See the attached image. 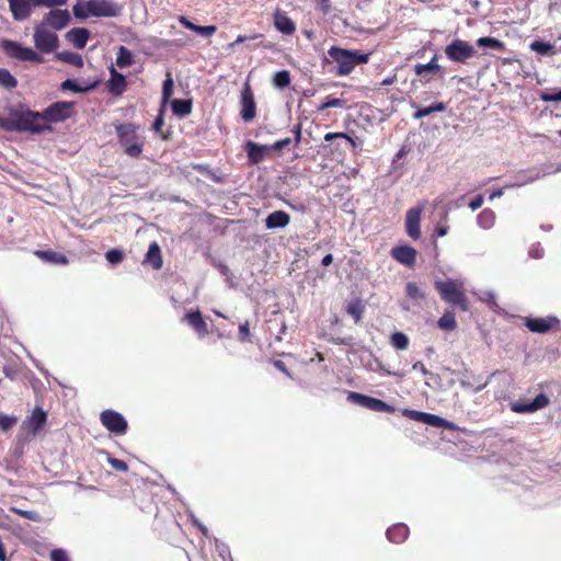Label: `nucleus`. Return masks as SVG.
<instances>
[{"label": "nucleus", "instance_id": "f257e3e1", "mask_svg": "<svg viewBox=\"0 0 561 561\" xmlns=\"http://www.w3.org/2000/svg\"><path fill=\"white\" fill-rule=\"evenodd\" d=\"M0 127L7 131H27L31 134L51 130L50 126L41 124L39 112L31 111L23 104L10 106L8 116H0Z\"/></svg>", "mask_w": 561, "mask_h": 561}, {"label": "nucleus", "instance_id": "f03ea898", "mask_svg": "<svg viewBox=\"0 0 561 561\" xmlns=\"http://www.w3.org/2000/svg\"><path fill=\"white\" fill-rule=\"evenodd\" d=\"M121 11V7L113 0H78L72 7L73 15L80 20L90 16L115 18Z\"/></svg>", "mask_w": 561, "mask_h": 561}, {"label": "nucleus", "instance_id": "7ed1b4c3", "mask_svg": "<svg viewBox=\"0 0 561 561\" xmlns=\"http://www.w3.org/2000/svg\"><path fill=\"white\" fill-rule=\"evenodd\" d=\"M328 55L336 64L335 75L348 76L356 66L367 64L371 53H362L359 50L344 49L332 46L328 50Z\"/></svg>", "mask_w": 561, "mask_h": 561}, {"label": "nucleus", "instance_id": "20e7f679", "mask_svg": "<svg viewBox=\"0 0 561 561\" xmlns=\"http://www.w3.org/2000/svg\"><path fill=\"white\" fill-rule=\"evenodd\" d=\"M435 289L445 302L458 307L461 311L469 310V300L461 282L454 279L436 280Z\"/></svg>", "mask_w": 561, "mask_h": 561}, {"label": "nucleus", "instance_id": "39448f33", "mask_svg": "<svg viewBox=\"0 0 561 561\" xmlns=\"http://www.w3.org/2000/svg\"><path fill=\"white\" fill-rule=\"evenodd\" d=\"M115 129L118 142L124 148V152L131 158H138L144 150V145L139 141L137 134L138 126L133 123H124L117 125Z\"/></svg>", "mask_w": 561, "mask_h": 561}, {"label": "nucleus", "instance_id": "423d86ee", "mask_svg": "<svg viewBox=\"0 0 561 561\" xmlns=\"http://www.w3.org/2000/svg\"><path fill=\"white\" fill-rule=\"evenodd\" d=\"M9 8L15 21H24L32 14L33 8H57L65 5L68 0H8Z\"/></svg>", "mask_w": 561, "mask_h": 561}, {"label": "nucleus", "instance_id": "0eeeda50", "mask_svg": "<svg viewBox=\"0 0 561 561\" xmlns=\"http://www.w3.org/2000/svg\"><path fill=\"white\" fill-rule=\"evenodd\" d=\"M75 102L58 101L50 104L42 113H39L41 124L61 123L70 118L73 114Z\"/></svg>", "mask_w": 561, "mask_h": 561}, {"label": "nucleus", "instance_id": "6e6552de", "mask_svg": "<svg viewBox=\"0 0 561 561\" xmlns=\"http://www.w3.org/2000/svg\"><path fill=\"white\" fill-rule=\"evenodd\" d=\"M1 47L7 56L18 59L20 61H33L42 64L43 57L30 47H24L18 42L5 39L2 42Z\"/></svg>", "mask_w": 561, "mask_h": 561}, {"label": "nucleus", "instance_id": "1a4fd4ad", "mask_svg": "<svg viewBox=\"0 0 561 561\" xmlns=\"http://www.w3.org/2000/svg\"><path fill=\"white\" fill-rule=\"evenodd\" d=\"M444 51L449 60L458 64H466L476 54L473 46L460 38L454 39L445 47Z\"/></svg>", "mask_w": 561, "mask_h": 561}, {"label": "nucleus", "instance_id": "9d476101", "mask_svg": "<svg viewBox=\"0 0 561 561\" xmlns=\"http://www.w3.org/2000/svg\"><path fill=\"white\" fill-rule=\"evenodd\" d=\"M33 39L36 49L43 54H49L59 46L57 34L47 30L43 24L35 27Z\"/></svg>", "mask_w": 561, "mask_h": 561}, {"label": "nucleus", "instance_id": "9b49d317", "mask_svg": "<svg viewBox=\"0 0 561 561\" xmlns=\"http://www.w3.org/2000/svg\"><path fill=\"white\" fill-rule=\"evenodd\" d=\"M100 421L102 425L111 433L123 435L127 432V421L121 413L114 410L103 411L100 415Z\"/></svg>", "mask_w": 561, "mask_h": 561}, {"label": "nucleus", "instance_id": "f8f14e48", "mask_svg": "<svg viewBox=\"0 0 561 561\" xmlns=\"http://www.w3.org/2000/svg\"><path fill=\"white\" fill-rule=\"evenodd\" d=\"M437 60V55H434L430 62L416 64L414 66V72L417 77H420V81L423 84L430 83L433 79V76H438L439 78L444 77V69L440 65H438Z\"/></svg>", "mask_w": 561, "mask_h": 561}, {"label": "nucleus", "instance_id": "ddd939ff", "mask_svg": "<svg viewBox=\"0 0 561 561\" xmlns=\"http://www.w3.org/2000/svg\"><path fill=\"white\" fill-rule=\"evenodd\" d=\"M549 403H550L549 398L545 393H539L530 402H525L523 400L511 402L510 408L515 413L527 414V413H534L536 411L542 410L546 407H548Z\"/></svg>", "mask_w": 561, "mask_h": 561}, {"label": "nucleus", "instance_id": "4468645a", "mask_svg": "<svg viewBox=\"0 0 561 561\" xmlns=\"http://www.w3.org/2000/svg\"><path fill=\"white\" fill-rule=\"evenodd\" d=\"M240 115L244 122H251L256 116V104L251 85L247 82L241 91Z\"/></svg>", "mask_w": 561, "mask_h": 561}, {"label": "nucleus", "instance_id": "2eb2a0df", "mask_svg": "<svg viewBox=\"0 0 561 561\" xmlns=\"http://www.w3.org/2000/svg\"><path fill=\"white\" fill-rule=\"evenodd\" d=\"M71 16L68 10L54 9L44 15L42 24L44 26H50L56 31H60L69 24Z\"/></svg>", "mask_w": 561, "mask_h": 561}, {"label": "nucleus", "instance_id": "dca6fc26", "mask_svg": "<svg viewBox=\"0 0 561 561\" xmlns=\"http://www.w3.org/2000/svg\"><path fill=\"white\" fill-rule=\"evenodd\" d=\"M423 206H417L410 208L405 215L407 233L414 240H417L421 237L420 221Z\"/></svg>", "mask_w": 561, "mask_h": 561}, {"label": "nucleus", "instance_id": "f3484780", "mask_svg": "<svg viewBox=\"0 0 561 561\" xmlns=\"http://www.w3.org/2000/svg\"><path fill=\"white\" fill-rule=\"evenodd\" d=\"M525 325L531 332L547 333L559 325V320L556 317L526 318Z\"/></svg>", "mask_w": 561, "mask_h": 561}, {"label": "nucleus", "instance_id": "a211bd4d", "mask_svg": "<svg viewBox=\"0 0 561 561\" xmlns=\"http://www.w3.org/2000/svg\"><path fill=\"white\" fill-rule=\"evenodd\" d=\"M47 422V414L43 411L42 408L36 407L32 414L26 417V420L23 422V427L30 433V434H37L46 424Z\"/></svg>", "mask_w": 561, "mask_h": 561}, {"label": "nucleus", "instance_id": "6ab92c4d", "mask_svg": "<svg viewBox=\"0 0 561 561\" xmlns=\"http://www.w3.org/2000/svg\"><path fill=\"white\" fill-rule=\"evenodd\" d=\"M397 262L407 266H413L416 260V250L410 245H397L390 251Z\"/></svg>", "mask_w": 561, "mask_h": 561}, {"label": "nucleus", "instance_id": "aec40b11", "mask_svg": "<svg viewBox=\"0 0 561 561\" xmlns=\"http://www.w3.org/2000/svg\"><path fill=\"white\" fill-rule=\"evenodd\" d=\"M274 26L284 35H293L296 32V23L280 9H276L274 14Z\"/></svg>", "mask_w": 561, "mask_h": 561}, {"label": "nucleus", "instance_id": "412c9836", "mask_svg": "<svg viewBox=\"0 0 561 561\" xmlns=\"http://www.w3.org/2000/svg\"><path fill=\"white\" fill-rule=\"evenodd\" d=\"M127 87L124 75L119 73L114 67L110 68V80L107 81V90L115 96H121Z\"/></svg>", "mask_w": 561, "mask_h": 561}, {"label": "nucleus", "instance_id": "4be33fe9", "mask_svg": "<svg viewBox=\"0 0 561 561\" xmlns=\"http://www.w3.org/2000/svg\"><path fill=\"white\" fill-rule=\"evenodd\" d=\"M183 321L192 327V329L198 334L199 337H204L208 334L207 323L203 319L199 310L185 313Z\"/></svg>", "mask_w": 561, "mask_h": 561}, {"label": "nucleus", "instance_id": "5701e85b", "mask_svg": "<svg viewBox=\"0 0 561 561\" xmlns=\"http://www.w3.org/2000/svg\"><path fill=\"white\" fill-rule=\"evenodd\" d=\"M89 37L90 31L84 27H75L68 31L66 34V39L78 49H82L85 47Z\"/></svg>", "mask_w": 561, "mask_h": 561}, {"label": "nucleus", "instance_id": "b1692460", "mask_svg": "<svg viewBox=\"0 0 561 561\" xmlns=\"http://www.w3.org/2000/svg\"><path fill=\"white\" fill-rule=\"evenodd\" d=\"M144 264L150 265L153 270H160L163 265L161 249L157 242L150 243L144 259Z\"/></svg>", "mask_w": 561, "mask_h": 561}, {"label": "nucleus", "instance_id": "393cba45", "mask_svg": "<svg viewBox=\"0 0 561 561\" xmlns=\"http://www.w3.org/2000/svg\"><path fill=\"white\" fill-rule=\"evenodd\" d=\"M290 222V216L284 210H275L265 219L267 229L285 228Z\"/></svg>", "mask_w": 561, "mask_h": 561}, {"label": "nucleus", "instance_id": "a878e982", "mask_svg": "<svg viewBox=\"0 0 561 561\" xmlns=\"http://www.w3.org/2000/svg\"><path fill=\"white\" fill-rule=\"evenodd\" d=\"M245 149L249 160L252 163H260L264 159L265 154L270 151V146L248 141L245 144Z\"/></svg>", "mask_w": 561, "mask_h": 561}, {"label": "nucleus", "instance_id": "bb28decb", "mask_svg": "<svg viewBox=\"0 0 561 561\" xmlns=\"http://www.w3.org/2000/svg\"><path fill=\"white\" fill-rule=\"evenodd\" d=\"M409 527L405 524H394L387 529V538L393 543H402L409 536Z\"/></svg>", "mask_w": 561, "mask_h": 561}, {"label": "nucleus", "instance_id": "cd10ccee", "mask_svg": "<svg viewBox=\"0 0 561 561\" xmlns=\"http://www.w3.org/2000/svg\"><path fill=\"white\" fill-rule=\"evenodd\" d=\"M172 112L178 117H186L192 113L193 102L191 99L180 100L174 99L171 101Z\"/></svg>", "mask_w": 561, "mask_h": 561}, {"label": "nucleus", "instance_id": "c85d7f7f", "mask_svg": "<svg viewBox=\"0 0 561 561\" xmlns=\"http://www.w3.org/2000/svg\"><path fill=\"white\" fill-rule=\"evenodd\" d=\"M345 310L354 319L355 323H359L365 312V305L359 298H356L346 304Z\"/></svg>", "mask_w": 561, "mask_h": 561}, {"label": "nucleus", "instance_id": "c756f323", "mask_svg": "<svg viewBox=\"0 0 561 561\" xmlns=\"http://www.w3.org/2000/svg\"><path fill=\"white\" fill-rule=\"evenodd\" d=\"M35 255L37 257L42 259L43 261L55 263V264H67L68 263V259L66 257L65 254L55 252V251L38 250L35 252Z\"/></svg>", "mask_w": 561, "mask_h": 561}, {"label": "nucleus", "instance_id": "7c9ffc66", "mask_svg": "<svg viewBox=\"0 0 561 561\" xmlns=\"http://www.w3.org/2000/svg\"><path fill=\"white\" fill-rule=\"evenodd\" d=\"M530 49L541 56H553L557 54L556 46L549 42L534 41L530 44Z\"/></svg>", "mask_w": 561, "mask_h": 561}, {"label": "nucleus", "instance_id": "2f4dec72", "mask_svg": "<svg viewBox=\"0 0 561 561\" xmlns=\"http://www.w3.org/2000/svg\"><path fill=\"white\" fill-rule=\"evenodd\" d=\"M56 58L77 68L83 67V59L80 54L73 51H59Z\"/></svg>", "mask_w": 561, "mask_h": 561}, {"label": "nucleus", "instance_id": "473e14b6", "mask_svg": "<svg viewBox=\"0 0 561 561\" xmlns=\"http://www.w3.org/2000/svg\"><path fill=\"white\" fill-rule=\"evenodd\" d=\"M437 327L444 331H454L457 329V321L453 311H445L438 319Z\"/></svg>", "mask_w": 561, "mask_h": 561}, {"label": "nucleus", "instance_id": "72a5a7b5", "mask_svg": "<svg viewBox=\"0 0 561 561\" xmlns=\"http://www.w3.org/2000/svg\"><path fill=\"white\" fill-rule=\"evenodd\" d=\"M477 222L482 229H490L495 224V213L490 208L483 209L477 216Z\"/></svg>", "mask_w": 561, "mask_h": 561}, {"label": "nucleus", "instance_id": "f704fd0d", "mask_svg": "<svg viewBox=\"0 0 561 561\" xmlns=\"http://www.w3.org/2000/svg\"><path fill=\"white\" fill-rule=\"evenodd\" d=\"M135 62L131 51L125 46H119L116 57V65L119 68H126Z\"/></svg>", "mask_w": 561, "mask_h": 561}, {"label": "nucleus", "instance_id": "c9c22d12", "mask_svg": "<svg viewBox=\"0 0 561 561\" xmlns=\"http://www.w3.org/2000/svg\"><path fill=\"white\" fill-rule=\"evenodd\" d=\"M368 410L375 411V412H387V413H393L396 411L394 407L386 403L385 401L369 397L367 408Z\"/></svg>", "mask_w": 561, "mask_h": 561}, {"label": "nucleus", "instance_id": "e433bc0d", "mask_svg": "<svg viewBox=\"0 0 561 561\" xmlns=\"http://www.w3.org/2000/svg\"><path fill=\"white\" fill-rule=\"evenodd\" d=\"M446 110V105L443 102H436L427 107H419L416 112L413 114V117L415 119L423 118L425 116H428L430 114L434 112H444Z\"/></svg>", "mask_w": 561, "mask_h": 561}, {"label": "nucleus", "instance_id": "4c0bfd02", "mask_svg": "<svg viewBox=\"0 0 561 561\" xmlns=\"http://www.w3.org/2000/svg\"><path fill=\"white\" fill-rule=\"evenodd\" d=\"M0 87L7 90L18 87L16 78L5 68H0Z\"/></svg>", "mask_w": 561, "mask_h": 561}, {"label": "nucleus", "instance_id": "58836bf2", "mask_svg": "<svg viewBox=\"0 0 561 561\" xmlns=\"http://www.w3.org/2000/svg\"><path fill=\"white\" fill-rule=\"evenodd\" d=\"M477 45L495 50H505V44L495 37H480L477 39Z\"/></svg>", "mask_w": 561, "mask_h": 561}, {"label": "nucleus", "instance_id": "ea45409f", "mask_svg": "<svg viewBox=\"0 0 561 561\" xmlns=\"http://www.w3.org/2000/svg\"><path fill=\"white\" fill-rule=\"evenodd\" d=\"M290 73L288 70H280L274 73L273 84L278 89H284L290 84Z\"/></svg>", "mask_w": 561, "mask_h": 561}, {"label": "nucleus", "instance_id": "a19ab883", "mask_svg": "<svg viewBox=\"0 0 561 561\" xmlns=\"http://www.w3.org/2000/svg\"><path fill=\"white\" fill-rule=\"evenodd\" d=\"M390 343L396 350H407L409 346V337L403 332H394L390 336Z\"/></svg>", "mask_w": 561, "mask_h": 561}, {"label": "nucleus", "instance_id": "79ce46f5", "mask_svg": "<svg viewBox=\"0 0 561 561\" xmlns=\"http://www.w3.org/2000/svg\"><path fill=\"white\" fill-rule=\"evenodd\" d=\"M173 88H174V82H173L172 76L170 72H168L167 79L164 80L163 85H162V105L161 106L164 107V105L170 101V99L173 94Z\"/></svg>", "mask_w": 561, "mask_h": 561}, {"label": "nucleus", "instance_id": "37998d69", "mask_svg": "<svg viewBox=\"0 0 561 561\" xmlns=\"http://www.w3.org/2000/svg\"><path fill=\"white\" fill-rule=\"evenodd\" d=\"M426 424L431 425V426H435V427L447 428V430H453L455 427L451 422H449L438 415L431 414V413L427 414Z\"/></svg>", "mask_w": 561, "mask_h": 561}, {"label": "nucleus", "instance_id": "c03bdc74", "mask_svg": "<svg viewBox=\"0 0 561 561\" xmlns=\"http://www.w3.org/2000/svg\"><path fill=\"white\" fill-rule=\"evenodd\" d=\"M336 138L345 139L351 145L352 149H356L358 147V139L351 137L346 133H328L324 135L325 141H332Z\"/></svg>", "mask_w": 561, "mask_h": 561}, {"label": "nucleus", "instance_id": "a18cd8bd", "mask_svg": "<svg viewBox=\"0 0 561 561\" xmlns=\"http://www.w3.org/2000/svg\"><path fill=\"white\" fill-rule=\"evenodd\" d=\"M94 88V84H91L89 87H81L79 84L76 83V81L71 80V79H67L65 80L61 85H60V89L62 91H73V92H87L89 91L90 89H93Z\"/></svg>", "mask_w": 561, "mask_h": 561}, {"label": "nucleus", "instance_id": "49530a36", "mask_svg": "<svg viewBox=\"0 0 561 561\" xmlns=\"http://www.w3.org/2000/svg\"><path fill=\"white\" fill-rule=\"evenodd\" d=\"M343 104H344V101L342 99H337V98H333V96L329 95L318 106V111L322 112L330 107H342Z\"/></svg>", "mask_w": 561, "mask_h": 561}, {"label": "nucleus", "instance_id": "de8ad7c7", "mask_svg": "<svg viewBox=\"0 0 561 561\" xmlns=\"http://www.w3.org/2000/svg\"><path fill=\"white\" fill-rule=\"evenodd\" d=\"M402 414L404 416L409 417L410 420L422 422V423L426 424L428 413L416 411V410L404 409L402 411Z\"/></svg>", "mask_w": 561, "mask_h": 561}, {"label": "nucleus", "instance_id": "09e8293b", "mask_svg": "<svg viewBox=\"0 0 561 561\" xmlns=\"http://www.w3.org/2000/svg\"><path fill=\"white\" fill-rule=\"evenodd\" d=\"M369 396L351 391L348 392L347 400L352 403L367 408Z\"/></svg>", "mask_w": 561, "mask_h": 561}, {"label": "nucleus", "instance_id": "8fccbe9b", "mask_svg": "<svg viewBox=\"0 0 561 561\" xmlns=\"http://www.w3.org/2000/svg\"><path fill=\"white\" fill-rule=\"evenodd\" d=\"M11 511L15 513L16 515L24 517L26 519L33 520V522H41L42 517L39 513L35 511H25L16 507H12Z\"/></svg>", "mask_w": 561, "mask_h": 561}, {"label": "nucleus", "instance_id": "3c124183", "mask_svg": "<svg viewBox=\"0 0 561 561\" xmlns=\"http://www.w3.org/2000/svg\"><path fill=\"white\" fill-rule=\"evenodd\" d=\"M405 293L411 299H424V294L420 290L416 283L410 282L405 286Z\"/></svg>", "mask_w": 561, "mask_h": 561}, {"label": "nucleus", "instance_id": "603ef678", "mask_svg": "<svg viewBox=\"0 0 561 561\" xmlns=\"http://www.w3.org/2000/svg\"><path fill=\"white\" fill-rule=\"evenodd\" d=\"M238 340L241 343L252 342L249 321H245L239 325Z\"/></svg>", "mask_w": 561, "mask_h": 561}, {"label": "nucleus", "instance_id": "864d4df0", "mask_svg": "<svg viewBox=\"0 0 561 561\" xmlns=\"http://www.w3.org/2000/svg\"><path fill=\"white\" fill-rule=\"evenodd\" d=\"M164 107L161 106V108L159 110V114L157 115L153 124H152V129L156 131V133H159L162 135V138L163 139H167L168 137L165 135L162 134V127L164 125Z\"/></svg>", "mask_w": 561, "mask_h": 561}, {"label": "nucleus", "instance_id": "5fc2aeb1", "mask_svg": "<svg viewBox=\"0 0 561 561\" xmlns=\"http://www.w3.org/2000/svg\"><path fill=\"white\" fill-rule=\"evenodd\" d=\"M489 383V379L485 380V381H471V380H467V379H462L461 380V386L463 388H470L472 389L473 391L478 392V391H481L482 389H484Z\"/></svg>", "mask_w": 561, "mask_h": 561}, {"label": "nucleus", "instance_id": "6e6d98bb", "mask_svg": "<svg viewBox=\"0 0 561 561\" xmlns=\"http://www.w3.org/2000/svg\"><path fill=\"white\" fill-rule=\"evenodd\" d=\"M105 257L111 264H118L123 261L124 253L122 250L112 249L106 252Z\"/></svg>", "mask_w": 561, "mask_h": 561}, {"label": "nucleus", "instance_id": "4d7b16f0", "mask_svg": "<svg viewBox=\"0 0 561 561\" xmlns=\"http://www.w3.org/2000/svg\"><path fill=\"white\" fill-rule=\"evenodd\" d=\"M16 422L18 419L15 416L0 414V430L3 432L9 431Z\"/></svg>", "mask_w": 561, "mask_h": 561}, {"label": "nucleus", "instance_id": "13d9d810", "mask_svg": "<svg viewBox=\"0 0 561 561\" xmlns=\"http://www.w3.org/2000/svg\"><path fill=\"white\" fill-rule=\"evenodd\" d=\"M108 463L116 471L126 472L128 470V465L124 460H121L118 458L110 457Z\"/></svg>", "mask_w": 561, "mask_h": 561}, {"label": "nucleus", "instance_id": "bf43d9fd", "mask_svg": "<svg viewBox=\"0 0 561 561\" xmlns=\"http://www.w3.org/2000/svg\"><path fill=\"white\" fill-rule=\"evenodd\" d=\"M540 99L543 102H560L561 101V90L559 92H542Z\"/></svg>", "mask_w": 561, "mask_h": 561}, {"label": "nucleus", "instance_id": "052dcab7", "mask_svg": "<svg viewBox=\"0 0 561 561\" xmlns=\"http://www.w3.org/2000/svg\"><path fill=\"white\" fill-rule=\"evenodd\" d=\"M216 30H217V27L215 25H207V26L198 25L196 27V33L202 36L208 37V36H211L216 32Z\"/></svg>", "mask_w": 561, "mask_h": 561}, {"label": "nucleus", "instance_id": "680f3d73", "mask_svg": "<svg viewBox=\"0 0 561 561\" xmlns=\"http://www.w3.org/2000/svg\"><path fill=\"white\" fill-rule=\"evenodd\" d=\"M51 561H69L68 554L61 549H55L50 553Z\"/></svg>", "mask_w": 561, "mask_h": 561}, {"label": "nucleus", "instance_id": "e2e57ef3", "mask_svg": "<svg viewBox=\"0 0 561 561\" xmlns=\"http://www.w3.org/2000/svg\"><path fill=\"white\" fill-rule=\"evenodd\" d=\"M291 144V138L287 137L280 140H277L272 146H270V150H282L283 148L289 146Z\"/></svg>", "mask_w": 561, "mask_h": 561}, {"label": "nucleus", "instance_id": "0e129e2a", "mask_svg": "<svg viewBox=\"0 0 561 561\" xmlns=\"http://www.w3.org/2000/svg\"><path fill=\"white\" fill-rule=\"evenodd\" d=\"M262 36H263V34H261V33H254L252 35H239L232 45L243 43L248 39L249 41L257 39Z\"/></svg>", "mask_w": 561, "mask_h": 561}, {"label": "nucleus", "instance_id": "69168bd1", "mask_svg": "<svg viewBox=\"0 0 561 561\" xmlns=\"http://www.w3.org/2000/svg\"><path fill=\"white\" fill-rule=\"evenodd\" d=\"M483 202H484L483 196L481 194H479L469 203V207L472 210H476L482 206Z\"/></svg>", "mask_w": 561, "mask_h": 561}, {"label": "nucleus", "instance_id": "338daca9", "mask_svg": "<svg viewBox=\"0 0 561 561\" xmlns=\"http://www.w3.org/2000/svg\"><path fill=\"white\" fill-rule=\"evenodd\" d=\"M413 370L422 373L424 376L428 374V370L423 362H415L412 366Z\"/></svg>", "mask_w": 561, "mask_h": 561}, {"label": "nucleus", "instance_id": "774afa93", "mask_svg": "<svg viewBox=\"0 0 561 561\" xmlns=\"http://www.w3.org/2000/svg\"><path fill=\"white\" fill-rule=\"evenodd\" d=\"M180 23H181L184 27H186V28H188V30H192V31H194V32H196V27L198 26V25H195L194 23H192L191 21H188V20H187L186 18H184V16H181V18H180Z\"/></svg>", "mask_w": 561, "mask_h": 561}]
</instances>
